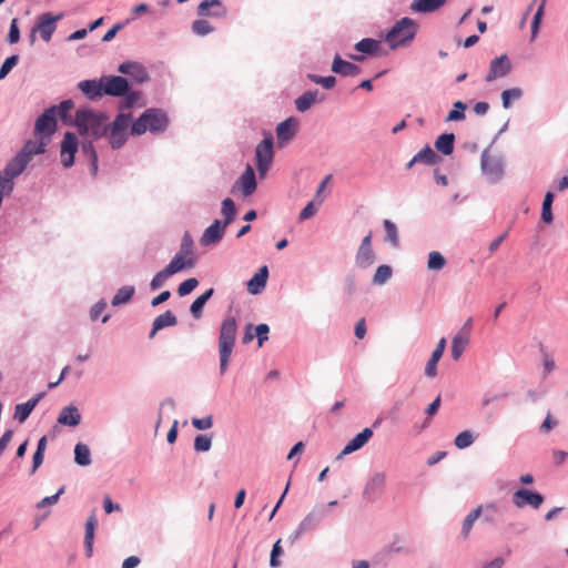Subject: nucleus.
I'll use <instances>...</instances> for the list:
<instances>
[{
  "label": "nucleus",
  "mask_w": 568,
  "mask_h": 568,
  "mask_svg": "<svg viewBox=\"0 0 568 568\" xmlns=\"http://www.w3.org/2000/svg\"><path fill=\"white\" fill-rule=\"evenodd\" d=\"M283 550H282V547H281V539H278L274 546H273V549H272V552H271V558H270V565L271 567H278L280 566V560H278V557L282 555Z\"/></svg>",
  "instance_id": "nucleus-61"
},
{
  "label": "nucleus",
  "mask_w": 568,
  "mask_h": 568,
  "mask_svg": "<svg viewBox=\"0 0 568 568\" xmlns=\"http://www.w3.org/2000/svg\"><path fill=\"white\" fill-rule=\"evenodd\" d=\"M392 267L388 265H379L373 276V283L375 285H383L392 277Z\"/></svg>",
  "instance_id": "nucleus-43"
},
{
  "label": "nucleus",
  "mask_w": 568,
  "mask_h": 568,
  "mask_svg": "<svg viewBox=\"0 0 568 568\" xmlns=\"http://www.w3.org/2000/svg\"><path fill=\"white\" fill-rule=\"evenodd\" d=\"M226 13V8L220 0H203L197 7V14L201 17L222 18Z\"/></svg>",
  "instance_id": "nucleus-16"
},
{
  "label": "nucleus",
  "mask_w": 568,
  "mask_h": 568,
  "mask_svg": "<svg viewBox=\"0 0 568 568\" xmlns=\"http://www.w3.org/2000/svg\"><path fill=\"white\" fill-rule=\"evenodd\" d=\"M298 128V121L295 118H287L276 126L277 143L280 145L292 140Z\"/></svg>",
  "instance_id": "nucleus-15"
},
{
  "label": "nucleus",
  "mask_w": 568,
  "mask_h": 568,
  "mask_svg": "<svg viewBox=\"0 0 568 568\" xmlns=\"http://www.w3.org/2000/svg\"><path fill=\"white\" fill-rule=\"evenodd\" d=\"M375 262V253L372 248L359 247L356 254V265L367 268Z\"/></svg>",
  "instance_id": "nucleus-34"
},
{
  "label": "nucleus",
  "mask_w": 568,
  "mask_h": 568,
  "mask_svg": "<svg viewBox=\"0 0 568 568\" xmlns=\"http://www.w3.org/2000/svg\"><path fill=\"white\" fill-rule=\"evenodd\" d=\"M481 169L491 182L499 180L504 173L501 161L488 151L481 154Z\"/></svg>",
  "instance_id": "nucleus-10"
},
{
  "label": "nucleus",
  "mask_w": 568,
  "mask_h": 568,
  "mask_svg": "<svg viewBox=\"0 0 568 568\" xmlns=\"http://www.w3.org/2000/svg\"><path fill=\"white\" fill-rule=\"evenodd\" d=\"M384 229H385V232H386V240L393 245V246H397L398 243H399V239H398V233H397V227L396 225L389 221V220H384Z\"/></svg>",
  "instance_id": "nucleus-47"
},
{
  "label": "nucleus",
  "mask_w": 568,
  "mask_h": 568,
  "mask_svg": "<svg viewBox=\"0 0 568 568\" xmlns=\"http://www.w3.org/2000/svg\"><path fill=\"white\" fill-rule=\"evenodd\" d=\"M195 265V256L189 255L187 253L179 252L174 255L171 262L165 266L172 274L181 272L185 268H192Z\"/></svg>",
  "instance_id": "nucleus-18"
},
{
  "label": "nucleus",
  "mask_w": 568,
  "mask_h": 568,
  "mask_svg": "<svg viewBox=\"0 0 568 568\" xmlns=\"http://www.w3.org/2000/svg\"><path fill=\"white\" fill-rule=\"evenodd\" d=\"M57 126V108L47 109L36 121L34 130L37 134L51 135Z\"/></svg>",
  "instance_id": "nucleus-11"
},
{
  "label": "nucleus",
  "mask_w": 568,
  "mask_h": 568,
  "mask_svg": "<svg viewBox=\"0 0 568 568\" xmlns=\"http://www.w3.org/2000/svg\"><path fill=\"white\" fill-rule=\"evenodd\" d=\"M213 292V288L207 290L192 303L190 311L194 318H200L202 316L203 307L207 300L212 296Z\"/></svg>",
  "instance_id": "nucleus-38"
},
{
  "label": "nucleus",
  "mask_w": 568,
  "mask_h": 568,
  "mask_svg": "<svg viewBox=\"0 0 568 568\" xmlns=\"http://www.w3.org/2000/svg\"><path fill=\"white\" fill-rule=\"evenodd\" d=\"M173 274L169 271V268H163L162 271H160L159 273H156L152 281H151V290L155 291L158 288H160L161 286L164 285V283L166 282V280L172 276Z\"/></svg>",
  "instance_id": "nucleus-51"
},
{
  "label": "nucleus",
  "mask_w": 568,
  "mask_h": 568,
  "mask_svg": "<svg viewBox=\"0 0 568 568\" xmlns=\"http://www.w3.org/2000/svg\"><path fill=\"white\" fill-rule=\"evenodd\" d=\"M212 445V438L207 435H197L194 439V449L196 452H207Z\"/></svg>",
  "instance_id": "nucleus-53"
},
{
  "label": "nucleus",
  "mask_w": 568,
  "mask_h": 568,
  "mask_svg": "<svg viewBox=\"0 0 568 568\" xmlns=\"http://www.w3.org/2000/svg\"><path fill=\"white\" fill-rule=\"evenodd\" d=\"M199 285V281L194 277L187 278L182 282L178 288V293L180 296H185L190 294L196 286Z\"/></svg>",
  "instance_id": "nucleus-58"
},
{
  "label": "nucleus",
  "mask_w": 568,
  "mask_h": 568,
  "mask_svg": "<svg viewBox=\"0 0 568 568\" xmlns=\"http://www.w3.org/2000/svg\"><path fill=\"white\" fill-rule=\"evenodd\" d=\"M481 510H483V507L478 506L477 508L473 509L465 518V520L463 523V527H462V534H463L464 538L468 537V535L473 528V525L479 518Z\"/></svg>",
  "instance_id": "nucleus-42"
},
{
  "label": "nucleus",
  "mask_w": 568,
  "mask_h": 568,
  "mask_svg": "<svg viewBox=\"0 0 568 568\" xmlns=\"http://www.w3.org/2000/svg\"><path fill=\"white\" fill-rule=\"evenodd\" d=\"M320 521V515L312 511L304 517V519L298 525V534H303L316 527Z\"/></svg>",
  "instance_id": "nucleus-45"
},
{
  "label": "nucleus",
  "mask_w": 568,
  "mask_h": 568,
  "mask_svg": "<svg viewBox=\"0 0 568 568\" xmlns=\"http://www.w3.org/2000/svg\"><path fill=\"white\" fill-rule=\"evenodd\" d=\"M54 106L57 108V115H59L63 122H67L68 113L73 109L74 103L72 100H64L59 105Z\"/></svg>",
  "instance_id": "nucleus-56"
},
{
  "label": "nucleus",
  "mask_w": 568,
  "mask_h": 568,
  "mask_svg": "<svg viewBox=\"0 0 568 568\" xmlns=\"http://www.w3.org/2000/svg\"><path fill=\"white\" fill-rule=\"evenodd\" d=\"M168 124L169 119L162 110L148 109L132 123V134L141 135L146 131L152 133L163 132Z\"/></svg>",
  "instance_id": "nucleus-3"
},
{
  "label": "nucleus",
  "mask_w": 568,
  "mask_h": 568,
  "mask_svg": "<svg viewBox=\"0 0 568 568\" xmlns=\"http://www.w3.org/2000/svg\"><path fill=\"white\" fill-rule=\"evenodd\" d=\"M465 110L466 104L462 101H457L454 103V109L449 111L448 115L446 116V121H459L465 118Z\"/></svg>",
  "instance_id": "nucleus-49"
},
{
  "label": "nucleus",
  "mask_w": 568,
  "mask_h": 568,
  "mask_svg": "<svg viewBox=\"0 0 568 568\" xmlns=\"http://www.w3.org/2000/svg\"><path fill=\"white\" fill-rule=\"evenodd\" d=\"M180 251H182V253H187L189 255L194 256L193 239L190 235V233H187V232L183 235V239H182V242H181V246H180Z\"/></svg>",
  "instance_id": "nucleus-62"
},
{
  "label": "nucleus",
  "mask_w": 568,
  "mask_h": 568,
  "mask_svg": "<svg viewBox=\"0 0 568 568\" xmlns=\"http://www.w3.org/2000/svg\"><path fill=\"white\" fill-rule=\"evenodd\" d=\"M103 94L111 97H122L129 89V82L125 78L119 75H104L101 78Z\"/></svg>",
  "instance_id": "nucleus-8"
},
{
  "label": "nucleus",
  "mask_w": 568,
  "mask_h": 568,
  "mask_svg": "<svg viewBox=\"0 0 568 568\" xmlns=\"http://www.w3.org/2000/svg\"><path fill=\"white\" fill-rule=\"evenodd\" d=\"M79 89L90 100L99 99L103 95V88L101 79L97 80H83L78 84Z\"/></svg>",
  "instance_id": "nucleus-24"
},
{
  "label": "nucleus",
  "mask_w": 568,
  "mask_h": 568,
  "mask_svg": "<svg viewBox=\"0 0 568 568\" xmlns=\"http://www.w3.org/2000/svg\"><path fill=\"white\" fill-rule=\"evenodd\" d=\"M381 42L371 38L362 39L355 44V50L367 54H377Z\"/></svg>",
  "instance_id": "nucleus-36"
},
{
  "label": "nucleus",
  "mask_w": 568,
  "mask_h": 568,
  "mask_svg": "<svg viewBox=\"0 0 568 568\" xmlns=\"http://www.w3.org/2000/svg\"><path fill=\"white\" fill-rule=\"evenodd\" d=\"M132 123L131 114L120 113L110 125H106L105 135L113 149H119L125 143Z\"/></svg>",
  "instance_id": "nucleus-5"
},
{
  "label": "nucleus",
  "mask_w": 568,
  "mask_h": 568,
  "mask_svg": "<svg viewBox=\"0 0 568 568\" xmlns=\"http://www.w3.org/2000/svg\"><path fill=\"white\" fill-rule=\"evenodd\" d=\"M119 71L124 74H129L135 78L138 82H144L149 79V75L143 67L135 62H124L119 65Z\"/></svg>",
  "instance_id": "nucleus-27"
},
{
  "label": "nucleus",
  "mask_w": 568,
  "mask_h": 568,
  "mask_svg": "<svg viewBox=\"0 0 568 568\" xmlns=\"http://www.w3.org/2000/svg\"><path fill=\"white\" fill-rule=\"evenodd\" d=\"M106 116L92 109H79L75 112L74 124L85 139H98L106 133Z\"/></svg>",
  "instance_id": "nucleus-1"
},
{
  "label": "nucleus",
  "mask_w": 568,
  "mask_h": 568,
  "mask_svg": "<svg viewBox=\"0 0 568 568\" xmlns=\"http://www.w3.org/2000/svg\"><path fill=\"white\" fill-rule=\"evenodd\" d=\"M416 23L409 18H403L388 31L386 41L392 49H396L410 43L416 36Z\"/></svg>",
  "instance_id": "nucleus-4"
},
{
  "label": "nucleus",
  "mask_w": 568,
  "mask_h": 568,
  "mask_svg": "<svg viewBox=\"0 0 568 568\" xmlns=\"http://www.w3.org/2000/svg\"><path fill=\"white\" fill-rule=\"evenodd\" d=\"M78 151V138L72 132H67L61 143V162L64 168H70L74 163V154Z\"/></svg>",
  "instance_id": "nucleus-13"
},
{
  "label": "nucleus",
  "mask_w": 568,
  "mask_h": 568,
  "mask_svg": "<svg viewBox=\"0 0 568 568\" xmlns=\"http://www.w3.org/2000/svg\"><path fill=\"white\" fill-rule=\"evenodd\" d=\"M523 95V90L519 88L508 89L503 91L501 100L503 106L505 109H509L511 105V100H518Z\"/></svg>",
  "instance_id": "nucleus-48"
},
{
  "label": "nucleus",
  "mask_w": 568,
  "mask_h": 568,
  "mask_svg": "<svg viewBox=\"0 0 568 568\" xmlns=\"http://www.w3.org/2000/svg\"><path fill=\"white\" fill-rule=\"evenodd\" d=\"M373 430L371 428H364L347 445L343 448L341 456L348 455L355 450L361 449L372 438Z\"/></svg>",
  "instance_id": "nucleus-20"
},
{
  "label": "nucleus",
  "mask_w": 568,
  "mask_h": 568,
  "mask_svg": "<svg viewBox=\"0 0 568 568\" xmlns=\"http://www.w3.org/2000/svg\"><path fill=\"white\" fill-rule=\"evenodd\" d=\"M475 438L469 430L459 433L455 438V446L459 449L469 447L474 443Z\"/></svg>",
  "instance_id": "nucleus-50"
},
{
  "label": "nucleus",
  "mask_w": 568,
  "mask_h": 568,
  "mask_svg": "<svg viewBox=\"0 0 568 568\" xmlns=\"http://www.w3.org/2000/svg\"><path fill=\"white\" fill-rule=\"evenodd\" d=\"M29 163V159H26L24 154L18 153L4 168V175L7 181H13L20 175Z\"/></svg>",
  "instance_id": "nucleus-19"
},
{
  "label": "nucleus",
  "mask_w": 568,
  "mask_h": 568,
  "mask_svg": "<svg viewBox=\"0 0 568 568\" xmlns=\"http://www.w3.org/2000/svg\"><path fill=\"white\" fill-rule=\"evenodd\" d=\"M63 17L62 13L52 16L51 13H42L38 17L37 23L29 36L30 44H34L37 32L40 33L43 41L49 42L57 29V22Z\"/></svg>",
  "instance_id": "nucleus-6"
},
{
  "label": "nucleus",
  "mask_w": 568,
  "mask_h": 568,
  "mask_svg": "<svg viewBox=\"0 0 568 568\" xmlns=\"http://www.w3.org/2000/svg\"><path fill=\"white\" fill-rule=\"evenodd\" d=\"M226 225L220 220H215L203 233L201 237L202 245H212L221 241L224 235Z\"/></svg>",
  "instance_id": "nucleus-17"
},
{
  "label": "nucleus",
  "mask_w": 568,
  "mask_h": 568,
  "mask_svg": "<svg viewBox=\"0 0 568 568\" xmlns=\"http://www.w3.org/2000/svg\"><path fill=\"white\" fill-rule=\"evenodd\" d=\"M237 325L233 316L223 320L219 336L220 373L224 374L236 341Z\"/></svg>",
  "instance_id": "nucleus-2"
},
{
  "label": "nucleus",
  "mask_w": 568,
  "mask_h": 568,
  "mask_svg": "<svg viewBox=\"0 0 568 568\" xmlns=\"http://www.w3.org/2000/svg\"><path fill=\"white\" fill-rule=\"evenodd\" d=\"M317 91H306L295 100V106L300 112H305L315 103Z\"/></svg>",
  "instance_id": "nucleus-33"
},
{
  "label": "nucleus",
  "mask_w": 568,
  "mask_h": 568,
  "mask_svg": "<svg viewBox=\"0 0 568 568\" xmlns=\"http://www.w3.org/2000/svg\"><path fill=\"white\" fill-rule=\"evenodd\" d=\"M20 40V30H19V27H18V19L14 18L12 19L11 23H10V29H9V34H8V41L11 43V44H14L17 43L18 41Z\"/></svg>",
  "instance_id": "nucleus-59"
},
{
  "label": "nucleus",
  "mask_w": 568,
  "mask_h": 568,
  "mask_svg": "<svg viewBox=\"0 0 568 568\" xmlns=\"http://www.w3.org/2000/svg\"><path fill=\"white\" fill-rule=\"evenodd\" d=\"M82 153L89 159L91 172L95 175L98 171V155L91 141L82 144Z\"/></svg>",
  "instance_id": "nucleus-44"
},
{
  "label": "nucleus",
  "mask_w": 568,
  "mask_h": 568,
  "mask_svg": "<svg viewBox=\"0 0 568 568\" xmlns=\"http://www.w3.org/2000/svg\"><path fill=\"white\" fill-rule=\"evenodd\" d=\"M268 271L266 266H262L256 274L248 281L247 291L251 294H258L266 285Z\"/></svg>",
  "instance_id": "nucleus-28"
},
{
  "label": "nucleus",
  "mask_w": 568,
  "mask_h": 568,
  "mask_svg": "<svg viewBox=\"0 0 568 568\" xmlns=\"http://www.w3.org/2000/svg\"><path fill=\"white\" fill-rule=\"evenodd\" d=\"M511 71L510 60L506 54L497 57L490 61L488 73L485 78L487 82L506 77Z\"/></svg>",
  "instance_id": "nucleus-14"
},
{
  "label": "nucleus",
  "mask_w": 568,
  "mask_h": 568,
  "mask_svg": "<svg viewBox=\"0 0 568 568\" xmlns=\"http://www.w3.org/2000/svg\"><path fill=\"white\" fill-rule=\"evenodd\" d=\"M123 108H131L140 99V93L128 90L126 93L123 94Z\"/></svg>",
  "instance_id": "nucleus-63"
},
{
  "label": "nucleus",
  "mask_w": 568,
  "mask_h": 568,
  "mask_svg": "<svg viewBox=\"0 0 568 568\" xmlns=\"http://www.w3.org/2000/svg\"><path fill=\"white\" fill-rule=\"evenodd\" d=\"M455 135L453 133H444L439 135L435 142V148L445 155H449L454 151Z\"/></svg>",
  "instance_id": "nucleus-32"
},
{
  "label": "nucleus",
  "mask_w": 568,
  "mask_h": 568,
  "mask_svg": "<svg viewBox=\"0 0 568 568\" xmlns=\"http://www.w3.org/2000/svg\"><path fill=\"white\" fill-rule=\"evenodd\" d=\"M256 169L260 178H264L268 171L274 153H273V135L271 133L265 134V138L255 149Z\"/></svg>",
  "instance_id": "nucleus-7"
},
{
  "label": "nucleus",
  "mask_w": 568,
  "mask_h": 568,
  "mask_svg": "<svg viewBox=\"0 0 568 568\" xmlns=\"http://www.w3.org/2000/svg\"><path fill=\"white\" fill-rule=\"evenodd\" d=\"M544 496L539 493L528 489H518L513 495V503L517 508H524L529 505L537 509L544 503Z\"/></svg>",
  "instance_id": "nucleus-12"
},
{
  "label": "nucleus",
  "mask_w": 568,
  "mask_h": 568,
  "mask_svg": "<svg viewBox=\"0 0 568 568\" xmlns=\"http://www.w3.org/2000/svg\"><path fill=\"white\" fill-rule=\"evenodd\" d=\"M308 78L312 82L321 84L325 89H332L336 83V79L333 75L320 77L315 74H310Z\"/></svg>",
  "instance_id": "nucleus-55"
},
{
  "label": "nucleus",
  "mask_w": 568,
  "mask_h": 568,
  "mask_svg": "<svg viewBox=\"0 0 568 568\" xmlns=\"http://www.w3.org/2000/svg\"><path fill=\"white\" fill-rule=\"evenodd\" d=\"M268 332H270V328H268V326L266 324H258L255 327V333H256V336H257L258 346H262L263 343L268 338L267 337Z\"/></svg>",
  "instance_id": "nucleus-64"
},
{
  "label": "nucleus",
  "mask_w": 568,
  "mask_h": 568,
  "mask_svg": "<svg viewBox=\"0 0 568 568\" xmlns=\"http://www.w3.org/2000/svg\"><path fill=\"white\" fill-rule=\"evenodd\" d=\"M134 291V287L131 285L121 287L113 296L111 302L112 305L119 306L121 304L128 303L132 298Z\"/></svg>",
  "instance_id": "nucleus-40"
},
{
  "label": "nucleus",
  "mask_w": 568,
  "mask_h": 568,
  "mask_svg": "<svg viewBox=\"0 0 568 568\" xmlns=\"http://www.w3.org/2000/svg\"><path fill=\"white\" fill-rule=\"evenodd\" d=\"M18 62L19 57L17 54L7 58L0 68V79H4Z\"/></svg>",
  "instance_id": "nucleus-54"
},
{
  "label": "nucleus",
  "mask_w": 568,
  "mask_h": 568,
  "mask_svg": "<svg viewBox=\"0 0 568 568\" xmlns=\"http://www.w3.org/2000/svg\"><path fill=\"white\" fill-rule=\"evenodd\" d=\"M192 30L197 36H206L213 31V27L209 21L199 19L192 23Z\"/></svg>",
  "instance_id": "nucleus-52"
},
{
  "label": "nucleus",
  "mask_w": 568,
  "mask_h": 568,
  "mask_svg": "<svg viewBox=\"0 0 568 568\" xmlns=\"http://www.w3.org/2000/svg\"><path fill=\"white\" fill-rule=\"evenodd\" d=\"M221 213L224 216V221L222 223L227 226L234 220L236 214V207L232 199L226 197L222 201Z\"/></svg>",
  "instance_id": "nucleus-41"
},
{
  "label": "nucleus",
  "mask_w": 568,
  "mask_h": 568,
  "mask_svg": "<svg viewBox=\"0 0 568 568\" xmlns=\"http://www.w3.org/2000/svg\"><path fill=\"white\" fill-rule=\"evenodd\" d=\"M332 71L344 77H355L361 73V69L356 64L343 60L338 54L333 60Z\"/></svg>",
  "instance_id": "nucleus-22"
},
{
  "label": "nucleus",
  "mask_w": 568,
  "mask_h": 568,
  "mask_svg": "<svg viewBox=\"0 0 568 568\" xmlns=\"http://www.w3.org/2000/svg\"><path fill=\"white\" fill-rule=\"evenodd\" d=\"M446 265L445 257L437 251L428 254L427 267L432 271H440Z\"/></svg>",
  "instance_id": "nucleus-46"
},
{
  "label": "nucleus",
  "mask_w": 568,
  "mask_h": 568,
  "mask_svg": "<svg viewBox=\"0 0 568 568\" xmlns=\"http://www.w3.org/2000/svg\"><path fill=\"white\" fill-rule=\"evenodd\" d=\"M544 8H545V0L541 2L539 8L537 9L532 22H531V39H535L537 37L539 26L541 22V18L544 16Z\"/></svg>",
  "instance_id": "nucleus-57"
},
{
  "label": "nucleus",
  "mask_w": 568,
  "mask_h": 568,
  "mask_svg": "<svg viewBox=\"0 0 568 568\" xmlns=\"http://www.w3.org/2000/svg\"><path fill=\"white\" fill-rule=\"evenodd\" d=\"M469 339L465 336L456 334L452 342V357L454 361H458L463 355Z\"/></svg>",
  "instance_id": "nucleus-39"
},
{
  "label": "nucleus",
  "mask_w": 568,
  "mask_h": 568,
  "mask_svg": "<svg viewBox=\"0 0 568 568\" xmlns=\"http://www.w3.org/2000/svg\"><path fill=\"white\" fill-rule=\"evenodd\" d=\"M192 425L199 429V430H204V429H209L212 427L213 425V418L211 415L204 417V418H193L192 419Z\"/></svg>",
  "instance_id": "nucleus-60"
},
{
  "label": "nucleus",
  "mask_w": 568,
  "mask_h": 568,
  "mask_svg": "<svg viewBox=\"0 0 568 568\" xmlns=\"http://www.w3.org/2000/svg\"><path fill=\"white\" fill-rule=\"evenodd\" d=\"M447 0H414L410 9L415 12H433L443 7Z\"/></svg>",
  "instance_id": "nucleus-31"
},
{
  "label": "nucleus",
  "mask_w": 568,
  "mask_h": 568,
  "mask_svg": "<svg viewBox=\"0 0 568 568\" xmlns=\"http://www.w3.org/2000/svg\"><path fill=\"white\" fill-rule=\"evenodd\" d=\"M386 486V474L384 471L374 473L367 480L363 495L368 500L378 498Z\"/></svg>",
  "instance_id": "nucleus-9"
},
{
  "label": "nucleus",
  "mask_w": 568,
  "mask_h": 568,
  "mask_svg": "<svg viewBox=\"0 0 568 568\" xmlns=\"http://www.w3.org/2000/svg\"><path fill=\"white\" fill-rule=\"evenodd\" d=\"M176 316L171 311H166L165 313L159 315L153 321L152 329L150 332V338H153L158 331L168 326H173L176 324Z\"/></svg>",
  "instance_id": "nucleus-29"
},
{
  "label": "nucleus",
  "mask_w": 568,
  "mask_h": 568,
  "mask_svg": "<svg viewBox=\"0 0 568 568\" xmlns=\"http://www.w3.org/2000/svg\"><path fill=\"white\" fill-rule=\"evenodd\" d=\"M80 422L81 414L79 409L73 405L63 407L58 416V423L64 426L75 427L80 424Z\"/></svg>",
  "instance_id": "nucleus-23"
},
{
  "label": "nucleus",
  "mask_w": 568,
  "mask_h": 568,
  "mask_svg": "<svg viewBox=\"0 0 568 568\" xmlns=\"http://www.w3.org/2000/svg\"><path fill=\"white\" fill-rule=\"evenodd\" d=\"M97 525V517L92 514L85 523L84 548L87 557H91L93 554L94 530Z\"/></svg>",
  "instance_id": "nucleus-26"
},
{
  "label": "nucleus",
  "mask_w": 568,
  "mask_h": 568,
  "mask_svg": "<svg viewBox=\"0 0 568 568\" xmlns=\"http://www.w3.org/2000/svg\"><path fill=\"white\" fill-rule=\"evenodd\" d=\"M74 460L80 466H88L91 464L90 449L85 444L78 443L74 448Z\"/></svg>",
  "instance_id": "nucleus-37"
},
{
  "label": "nucleus",
  "mask_w": 568,
  "mask_h": 568,
  "mask_svg": "<svg viewBox=\"0 0 568 568\" xmlns=\"http://www.w3.org/2000/svg\"><path fill=\"white\" fill-rule=\"evenodd\" d=\"M45 151V143L43 141L40 142H33L28 141L22 150L19 152L20 154H24L26 159H29V162L31 161L33 155L42 154Z\"/></svg>",
  "instance_id": "nucleus-35"
},
{
  "label": "nucleus",
  "mask_w": 568,
  "mask_h": 568,
  "mask_svg": "<svg viewBox=\"0 0 568 568\" xmlns=\"http://www.w3.org/2000/svg\"><path fill=\"white\" fill-rule=\"evenodd\" d=\"M437 160L438 155L435 151L426 145L407 163V169H410L415 163L435 164Z\"/></svg>",
  "instance_id": "nucleus-30"
},
{
  "label": "nucleus",
  "mask_w": 568,
  "mask_h": 568,
  "mask_svg": "<svg viewBox=\"0 0 568 568\" xmlns=\"http://www.w3.org/2000/svg\"><path fill=\"white\" fill-rule=\"evenodd\" d=\"M43 397V393L38 394L36 397L29 399L27 403L18 404L14 408V418L23 423L32 413L38 402Z\"/></svg>",
  "instance_id": "nucleus-25"
},
{
  "label": "nucleus",
  "mask_w": 568,
  "mask_h": 568,
  "mask_svg": "<svg viewBox=\"0 0 568 568\" xmlns=\"http://www.w3.org/2000/svg\"><path fill=\"white\" fill-rule=\"evenodd\" d=\"M237 184L242 189V194L244 196H248L253 194L256 190V180L253 168L248 164L246 165L244 172L240 176Z\"/></svg>",
  "instance_id": "nucleus-21"
}]
</instances>
